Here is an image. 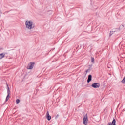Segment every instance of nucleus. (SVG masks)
Segmentation results:
<instances>
[{"label":"nucleus","instance_id":"obj_2","mask_svg":"<svg viewBox=\"0 0 125 125\" xmlns=\"http://www.w3.org/2000/svg\"><path fill=\"white\" fill-rule=\"evenodd\" d=\"M7 95L6 97L5 102H7V101H8V100L9 98H10V89L9 88V87L8 86V85L7 84Z\"/></svg>","mask_w":125,"mask_h":125},{"label":"nucleus","instance_id":"obj_16","mask_svg":"<svg viewBox=\"0 0 125 125\" xmlns=\"http://www.w3.org/2000/svg\"><path fill=\"white\" fill-rule=\"evenodd\" d=\"M89 72H90L88 69H87L86 71H85V72L86 73H88Z\"/></svg>","mask_w":125,"mask_h":125},{"label":"nucleus","instance_id":"obj_14","mask_svg":"<svg viewBox=\"0 0 125 125\" xmlns=\"http://www.w3.org/2000/svg\"><path fill=\"white\" fill-rule=\"evenodd\" d=\"M92 87H93V88H94V83H93L92 85H91Z\"/></svg>","mask_w":125,"mask_h":125},{"label":"nucleus","instance_id":"obj_11","mask_svg":"<svg viewBox=\"0 0 125 125\" xmlns=\"http://www.w3.org/2000/svg\"><path fill=\"white\" fill-rule=\"evenodd\" d=\"M20 103V100L19 99H18L16 100V104H19V103Z\"/></svg>","mask_w":125,"mask_h":125},{"label":"nucleus","instance_id":"obj_12","mask_svg":"<svg viewBox=\"0 0 125 125\" xmlns=\"http://www.w3.org/2000/svg\"><path fill=\"white\" fill-rule=\"evenodd\" d=\"M87 75V73L85 72V75L84 76H83V79H85L86 77V75Z\"/></svg>","mask_w":125,"mask_h":125},{"label":"nucleus","instance_id":"obj_5","mask_svg":"<svg viewBox=\"0 0 125 125\" xmlns=\"http://www.w3.org/2000/svg\"><path fill=\"white\" fill-rule=\"evenodd\" d=\"M91 81H92V75H91V74H89L88 76V79L87 80V83H90V82H91Z\"/></svg>","mask_w":125,"mask_h":125},{"label":"nucleus","instance_id":"obj_18","mask_svg":"<svg viewBox=\"0 0 125 125\" xmlns=\"http://www.w3.org/2000/svg\"><path fill=\"white\" fill-rule=\"evenodd\" d=\"M111 33H112V32H110V36L112 35V34H111Z\"/></svg>","mask_w":125,"mask_h":125},{"label":"nucleus","instance_id":"obj_17","mask_svg":"<svg viewBox=\"0 0 125 125\" xmlns=\"http://www.w3.org/2000/svg\"><path fill=\"white\" fill-rule=\"evenodd\" d=\"M91 1V4H92V1H91V0H90Z\"/></svg>","mask_w":125,"mask_h":125},{"label":"nucleus","instance_id":"obj_6","mask_svg":"<svg viewBox=\"0 0 125 125\" xmlns=\"http://www.w3.org/2000/svg\"><path fill=\"white\" fill-rule=\"evenodd\" d=\"M46 119L48 121L51 120V116L49 115V112H48L46 113Z\"/></svg>","mask_w":125,"mask_h":125},{"label":"nucleus","instance_id":"obj_13","mask_svg":"<svg viewBox=\"0 0 125 125\" xmlns=\"http://www.w3.org/2000/svg\"><path fill=\"white\" fill-rule=\"evenodd\" d=\"M91 62H94V58L93 57H91Z\"/></svg>","mask_w":125,"mask_h":125},{"label":"nucleus","instance_id":"obj_15","mask_svg":"<svg viewBox=\"0 0 125 125\" xmlns=\"http://www.w3.org/2000/svg\"><path fill=\"white\" fill-rule=\"evenodd\" d=\"M58 117H59V115L57 114L55 117V119H57V118H58Z\"/></svg>","mask_w":125,"mask_h":125},{"label":"nucleus","instance_id":"obj_7","mask_svg":"<svg viewBox=\"0 0 125 125\" xmlns=\"http://www.w3.org/2000/svg\"><path fill=\"white\" fill-rule=\"evenodd\" d=\"M107 125H116V120L113 119V121L112 123L109 122L107 124Z\"/></svg>","mask_w":125,"mask_h":125},{"label":"nucleus","instance_id":"obj_10","mask_svg":"<svg viewBox=\"0 0 125 125\" xmlns=\"http://www.w3.org/2000/svg\"><path fill=\"white\" fill-rule=\"evenodd\" d=\"M89 67L88 70L89 71H91V70H92V68H91V67H92V65H89Z\"/></svg>","mask_w":125,"mask_h":125},{"label":"nucleus","instance_id":"obj_4","mask_svg":"<svg viewBox=\"0 0 125 125\" xmlns=\"http://www.w3.org/2000/svg\"><path fill=\"white\" fill-rule=\"evenodd\" d=\"M35 65V62H30L28 66H27V69L28 70H32L33 68H34V66Z\"/></svg>","mask_w":125,"mask_h":125},{"label":"nucleus","instance_id":"obj_9","mask_svg":"<svg viewBox=\"0 0 125 125\" xmlns=\"http://www.w3.org/2000/svg\"><path fill=\"white\" fill-rule=\"evenodd\" d=\"M4 56H5V54L4 53H2L0 54V60L2 59V58H3Z\"/></svg>","mask_w":125,"mask_h":125},{"label":"nucleus","instance_id":"obj_3","mask_svg":"<svg viewBox=\"0 0 125 125\" xmlns=\"http://www.w3.org/2000/svg\"><path fill=\"white\" fill-rule=\"evenodd\" d=\"M83 124L84 125H87L88 124V118L87 117V114H86L83 118Z\"/></svg>","mask_w":125,"mask_h":125},{"label":"nucleus","instance_id":"obj_8","mask_svg":"<svg viewBox=\"0 0 125 125\" xmlns=\"http://www.w3.org/2000/svg\"><path fill=\"white\" fill-rule=\"evenodd\" d=\"M99 86H100V84H99V83H94V88H98V87H99Z\"/></svg>","mask_w":125,"mask_h":125},{"label":"nucleus","instance_id":"obj_1","mask_svg":"<svg viewBox=\"0 0 125 125\" xmlns=\"http://www.w3.org/2000/svg\"><path fill=\"white\" fill-rule=\"evenodd\" d=\"M25 26L27 29L29 30H32L34 29V27L33 26V21H27L25 22Z\"/></svg>","mask_w":125,"mask_h":125}]
</instances>
